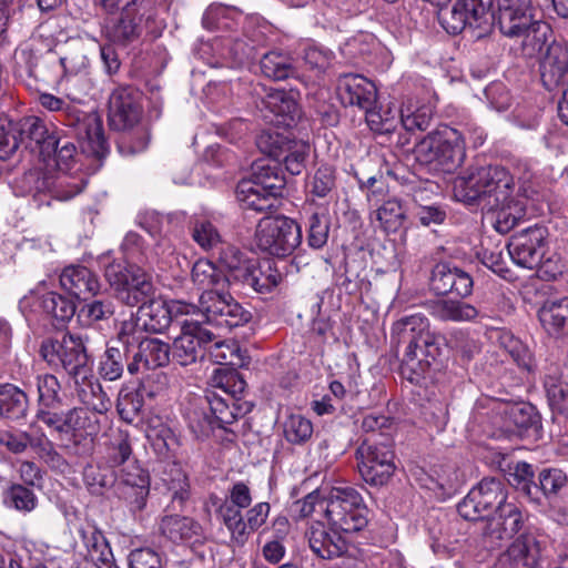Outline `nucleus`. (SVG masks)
I'll return each mask as SVG.
<instances>
[{
    "mask_svg": "<svg viewBox=\"0 0 568 568\" xmlns=\"http://www.w3.org/2000/svg\"><path fill=\"white\" fill-rule=\"evenodd\" d=\"M195 304L182 300H172L169 303L162 300L150 298L139 307L138 321L141 327L149 333H164L172 322H180L182 316L194 315Z\"/></svg>",
    "mask_w": 568,
    "mask_h": 568,
    "instance_id": "nucleus-18",
    "label": "nucleus"
},
{
    "mask_svg": "<svg viewBox=\"0 0 568 568\" xmlns=\"http://www.w3.org/2000/svg\"><path fill=\"white\" fill-rule=\"evenodd\" d=\"M164 28L165 23L158 18V10L151 0H130L122 8L120 17L106 27L105 33L112 43L128 45L144 32L158 38Z\"/></svg>",
    "mask_w": 568,
    "mask_h": 568,
    "instance_id": "nucleus-5",
    "label": "nucleus"
},
{
    "mask_svg": "<svg viewBox=\"0 0 568 568\" xmlns=\"http://www.w3.org/2000/svg\"><path fill=\"white\" fill-rule=\"evenodd\" d=\"M29 399L27 394L13 384L0 385V417L19 420L27 416Z\"/></svg>",
    "mask_w": 568,
    "mask_h": 568,
    "instance_id": "nucleus-38",
    "label": "nucleus"
},
{
    "mask_svg": "<svg viewBox=\"0 0 568 568\" xmlns=\"http://www.w3.org/2000/svg\"><path fill=\"white\" fill-rule=\"evenodd\" d=\"M179 324L181 333L174 338L171 353L178 364L189 366L204 358L209 345L216 339V334L197 320H183Z\"/></svg>",
    "mask_w": 568,
    "mask_h": 568,
    "instance_id": "nucleus-17",
    "label": "nucleus"
},
{
    "mask_svg": "<svg viewBox=\"0 0 568 568\" xmlns=\"http://www.w3.org/2000/svg\"><path fill=\"white\" fill-rule=\"evenodd\" d=\"M17 125L22 146L31 152H39L43 158L51 156L60 143V139L50 133L47 123L39 116H24L17 121Z\"/></svg>",
    "mask_w": 568,
    "mask_h": 568,
    "instance_id": "nucleus-26",
    "label": "nucleus"
},
{
    "mask_svg": "<svg viewBox=\"0 0 568 568\" xmlns=\"http://www.w3.org/2000/svg\"><path fill=\"white\" fill-rule=\"evenodd\" d=\"M356 455L359 474L367 484L384 486L394 475L395 455L388 437L381 443L374 438L364 439L358 446Z\"/></svg>",
    "mask_w": 568,
    "mask_h": 568,
    "instance_id": "nucleus-13",
    "label": "nucleus"
},
{
    "mask_svg": "<svg viewBox=\"0 0 568 568\" xmlns=\"http://www.w3.org/2000/svg\"><path fill=\"white\" fill-rule=\"evenodd\" d=\"M430 291L436 295L454 294L462 298L473 293L474 281L469 273L449 263H437L429 278Z\"/></svg>",
    "mask_w": 568,
    "mask_h": 568,
    "instance_id": "nucleus-24",
    "label": "nucleus"
},
{
    "mask_svg": "<svg viewBox=\"0 0 568 568\" xmlns=\"http://www.w3.org/2000/svg\"><path fill=\"white\" fill-rule=\"evenodd\" d=\"M538 316L549 335H568V297L545 302Z\"/></svg>",
    "mask_w": 568,
    "mask_h": 568,
    "instance_id": "nucleus-36",
    "label": "nucleus"
},
{
    "mask_svg": "<svg viewBox=\"0 0 568 568\" xmlns=\"http://www.w3.org/2000/svg\"><path fill=\"white\" fill-rule=\"evenodd\" d=\"M171 347L159 338H143L139 342L136 361L148 369L164 367L170 362Z\"/></svg>",
    "mask_w": 568,
    "mask_h": 568,
    "instance_id": "nucleus-40",
    "label": "nucleus"
},
{
    "mask_svg": "<svg viewBox=\"0 0 568 568\" xmlns=\"http://www.w3.org/2000/svg\"><path fill=\"white\" fill-rule=\"evenodd\" d=\"M458 8L463 10L469 23V29H478L479 32L474 34L476 38L485 36L493 26V16L489 10L491 0H456Z\"/></svg>",
    "mask_w": 568,
    "mask_h": 568,
    "instance_id": "nucleus-39",
    "label": "nucleus"
},
{
    "mask_svg": "<svg viewBox=\"0 0 568 568\" xmlns=\"http://www.w3.org/2000/svg\"><path fill=\"white\" fill-rule=\"evenodd\" d=\"M217 516L229 530L231 542L237 547L243 546L252 532L246 525L242 511L235 510L233 507L220 506Z\"/></svg>",
    "mask_w": 568,
    "mask_h": 568,
    "instance_id": "nucleus-48",
    "label": "nucleus"
},
{
    "mask_svg": "<svg viewBox=\"0 0 568 568\" xmlns=\"http://www.w3.org/2000/svg\"><path fill=\"white\" fill-rule=\"evenodd\" d=\"M40 355L50 366H61L71 381L83 379L92 371L84 341L74 334L65 333L61 339L42 341Z\"/></svg>",
    "mask_w": 568,
    "mask_h": 568,
    "instance_id": "nucleus-7",
    "label": "nucleus"
},
{
    "mask_svg": "<svg viewBox=\"0 0 568 568\" xmlns=\"http://www.w3.org/2000/svg\"><path fill=\"white\" fill-rule=\"evenodd\" d=\"M240 276L241 278L236 284H241L243 287H251L258 293L271 291L282 281L281 272L270 260L261 263L250 262L245 272Z\"/></svg>",
    "mask_w": 568,
    "mask_h": 568,
    "instance_id": "nucleus-34",
    "label": "nucleus"
},
{
    "mask_svg": "<svg viewBox=\"0 0 568 568\" xmlns=\"http://www.w3.org/2000/svg\"><path fill=\"white\" fill-rule=\"evenodd\" d=\"M53 39L34 32L16 53V73L19 78L44 84L57 82L61 75L59 53Z\"/></svg>",
    "mask_w": 568,
    "mask_h": 568,
    "instance_id": "nucleus-6",
    "label": "nucleus"
},
{
    "mask_svg": "<svg viewBox=\"0 0 568 568\" xmlns=\"http://www.w3.org/2000/svg\"><path fill=\"white\" fill-rule=\"evenodd\" d=\"M510 476L513 478L511 484L517 490L525 494L531 500H539V488L534 481V469L530 464L526 462H518Z\"/></svg>",
    "mask_w": 568,
    "mask_h": 568,
    "instance_id": "nucleus-60",
    "label": "nucleus"
},
{
    "mask_svg": "<svg viewBox=\"0 0 568 568\" xmlns=\"http://www.w3.org/2000/svg\"><path fill=\"white\" fill-rule=\"evenodd\" d=\"M142 115L141 92L125 85L114 89L109 98V123L116 131L138 125Z\"/></svg>",
    "mask_w": 568,
    "mask_h": 568,
    "instance_id": "nucleus-21",
    "label": "nucleus"
},
{
    "mask_svg": "<svg viewBox=\"0 0 568 568\" xmlns=\"http://www.w3.org/2000/svg\"><path fill=\"white\" fill-rule=\"evenodd\" d=\"M22 146L17 121L0 119V160L13 156Z\"/></svg>",
    "mask_w": 568,
    "mask_h": 568,
    "instance_id": "nucleus-64",
    "label": "nucleus"
},
{
    "mask_svg": "<svg viewBox=\"0 0 568 568\" xmlns=\"http://www.w3.org/2000/svg\"><path fill=\"white\" fill-rule=\"evenodd\" d=\"M192 281L195 285L206 290L223 288L229 283L226 274L219 270L211 261L197 260L192 267Z\"/></svg>",
    "mask_w": 568,
    "mask_h": 568,
    "instance_id": "nucleus-46",
    "label": "nucleus"
},
{
    "mask_svg": "<svg viewBox=\"0 0 568 568\" xmlns=\"http://www.w3.org/2000/svg\"><path fill=\"white\" fill-rule=\"evenodd\" d=\"M3 503L9 508L30 513L37 507L38 498L30 487L21 484H12L3 494Z\"/></svg>",
    "mask_w": 568,
    "mask_h": 568,
    "instance_id": "nucleus-54",
    "label": "nucleus"
},
{
    "mask_svg": "<svg viewBox=\"0 0 568 568\" xmlns=\"http://www.w3.org/2000/svg\"><path fill=\"white\" fill-rule=\"evenodd\" d=\"M547 230L544 226H529L514 234L507 245L510 258L520 267L536 268L544 257Z\"/></svg>",
    "mask_w": 568,
    "mask_h": 568,
    "instance_id": "nucleus-20",
    "label": "nucleus"
},
{
    "mask_svg": "<svg viewBox=\"0 0 568 568\" xmlns=\"http://www.w3.org/2000/svg\"><path fill=\"white\" fill-rule=\"evenodd\" d=\"M509 568H539L542 560L540 541L530 534L520 535L505 552Z\"/></svg>",
    "mask_w": 568,
    "mask_h": 568,
    "instance_id": "nucleus-30",
    "label": "nucleus"
},
{
    "mask_svg": "<svg viewBox=\"0 0 568 568\" xmlns=\"http://www.w3.org/2000/svg\"><path fill=\"white\" fill-rule=\"evenodd\" d=\"M439 339L429 331V321L423 314L407 315L393 324L392 343L405 345L400 363V374L405 379L419 384L430 375L440 355Z\"/></svg>",
    "mask_w": 568,
    "mask_h": 568,
    "instance_id": "nucleus-2",
    "label": "nucleus"
},
{
    "mask_svg": "<svg viewBox=\"0 0 568 568\" xmlns=\"http://www.w3.org/2000/svg\"><path fill=\"white\" fill-rule=\"evenodd\" d=\"M428 310L435 318L443 322H470L480 314L473 304L453 298L433 301L428 305Z\"/></svg>",
    "mask_w": 568,
    "mask_h": 568,
    "instance_id": "nucleus-35",
    "label": "nucleus"
},
{
    "mask_svg": "<svg viewBox=\"0 0 568 568\" xmlns=\"http://www.w3.org/2000/svg\"><path fill=\"white\" fill-rule=\"evenodd\" d=\"M42 310L60 323L70 321L75 313V304L61 294L49 292L41 297Z\"/></svg>",
    "mask_w": 568,
    "mask_h": 568,
    "instance_id": "nucleus-56",
    "label": "nucleus"
},
{
    "mask_svg": "<svg viewBox=\"0 0 568 568\" xmlns=\"http://www.w3.org/2000/svg\"><path fill=\"white\" fill-rule=\"evenodd\" d=\"M196 313L207 324L220 328H233L250 322L252 314L245 310L231 295L220 293L217 290H206L199 297L195 305Z\"/></svg>",
    "mask_w": 568,
    "mask_h": 568,
    "instance_id": "nucleus-14",
    "label": "nucleus"
},
{
    "mask_svg": "<svg viewBox=\"0 0 568 568\" xmlns=\"http://www.w3.org/2000/svg\"><path fill=\"white\" fill-rule=\"evenodd\" d=\"M513 187L514 179L504 168L484 166L457 176L453 191L457 201L493 207L508 199Z\"/></svg>",
    "mask_w": 568,
    "mask_h": 568,
    "instance_id": "nucleus-3",
    "label": "nucleus"
},
{
    "mask_svg": "<svg viewBox=\"0 0 568 568\" xmlns=\"http://www.w3.org/2000/svg\"><path fill=\"white\" fill-rule=\"evenodd\" d=\"M284 435L286 440L292 444H304L313 435V424L308 418L300 414H292L284 423Z\"/></svg>",
    "mask_w": 568,
    "mask_h": 568,
    "instance_id": "nucleus-62",
    "label": "nucleus"
},
{
    "mask_svg": "<svg viewBox=\"0 0 568 568\" xmlns=\"http://www.w3.org/2000/svg\"><path fill=\"white\" fill-rule=\"evenodd\" d=\"M160 530L166 538L173 542H178L197 536L201 526L190 517L168 515L162 518Z\"/></svg>",
    "mask_w": 568,
    "mask_h": 568,
    "instance_id": "nucleus-45",
    "label": "nucleus"
},
{
    "mask_svg": "<svg viewBox=\"0 0 568 568\" xmlns=\"http://www.w3.org/2000/svg\"><path fill=\"white\" fill-rule=\"evenodd\" d=\"M513 194V192L510 193ZM527 203L520 199H508L489 207L496 210L495 229L499 233H508L526 215Z\"/></svg>",
    "mask_w": 568,
    "mask_h": 568,
    "instance_id": "nucleus-41",
    "label": "nucleus"
},
{
    "mask_svg": "<svg viewBox=\"0 0 568 568\" xmlns=\"http://www.w3.org/2000/svg\"><path fill=\"white\" fill-rule=\"evenodd\" d=\"M263 103L270 112L282 118L278 122L286 125H290L298 113V105L296 101L283 90L270 92Z\"/></svg>",
    "mask_w": 568,
    "mask_h": 568,
    "instance_id": "nucleus-50",
    "label": "nucleus"
},
{
    "mask_svg": "<svg viewBox=\"0 0 568 568\" xmlns=\"http://www.w3.org/2000/svg\"><path fill=\"white\" fill-rule=\"evenodd\" d=\"M552 36L551 27L537 19L519 38L521 54L526 58L538 57Z\"/></svg>",
    "mask_w": 568,
    "mask_h": 568,
    "instance_id": "nucleus-44",
    "label": "nucleus"
},
{
    "mask_svg": "<svg viewBox=\"0 0 568 568\" xmlns=\"http://www.w3.org/2000/svg\"><path fill=\"white\" fill-rule=\"evenodd\" d=\"M115 495L125 500L131 511H140L146 505L150 493V475L136 459L116 470Z\"/></svg>",
    "mask_w": 568,
    "mask_h": 568,
    "instance_id": "nucleus-19",
    "label": "nucleus"
},
{
    "mask_svg": "<svg viewBox=\"0 0 568 568\" xmlns=\"http://www.w3.org/2000/svg\"><path fill=\"white\" fill-rule=\"evenodd\" d=\"M258 148L277 162H283L287 172L298 175L305 169L310 146L305 143H285L278 134L262 133L257 139Z\"/></svg>",
    "mask_w": 568,
    "mask_h": 568,
    "instance_id": "nucleus-22",
    "label": "nucleus"
},
{
    "mask_svg": "<svg viewBox=\"0 0 568 568\" xmlns=\"http://www.w3.org/2000/svg\"><path fill=\"white\" fill-rule=\"evenodd\" d=\"M325 514L332 528L346 534L357 532L367 525L363 498L351 486H337L331 489Z\"/></svg>",
    "mask_w": 568,
    "mask_h": 568,
    "instance_id": "nucleus-10",
    "label": "nucleus"
},
{
    "mask_svg": "<svg viewBox=\"0 0 568 568\" xmlns=\"http://www.w3.org/2000/svg\"><path fill=\"white\" fill-rule=\"evenodd\" d=\"M216 250H219V262L227 271L226 278L229 283L236 284L241 278L240 275L245 272V268L252 260L245 258L236 246L225 242Z\"/></svg>",
    "mask_w": 568,
    "mask_h": 568,
    "instance_id": "nucleus-49",
    "label": "nucleus"
},
{
    "mask_svg": "<svg viewBox=\"0 0 568 568\" xmlns=\"http://www.w3.org/2000/svg\"><path fill=\"white\" fill-rule=\"evenodd\" d=\"M161 481L171 498L168 508L182 510L191 495L189 478L182 466L175 462L166 463L161 473Z\"/></svg>",
    "mask_w": 568,
    "mask_h": 568,
    "instance_id": "nucleus-33",
    "label": "nucleus"
},
{
    "mask_svg": "<svg viewBox=\"0 0 568 568\" xmlns=\"http://www.w3.org/2000/svg\"><path fill=\"white\" fill-rule=\"evenodd\" d=\"M301 243V226L287 216H266L256 226L255 244L268 255L280 258L290 256Z\"/></svg>",
    "mask_w": 568,
    "mask_h": 568,
    "instance_id": "nucleus-8",
    "label": "nucleus"
},
{
    "mask_svg": "<svg viewBox=\"0 0 568 568\" xmlns=\"http://www.w3.org/2000/svg\"><path fill=\"white\" fill-rule=\"evenodd\" d=\"M118 475L113 468L88 465L83 470V481L92 495L102 496L116 486Z\"/></svg>",
    "mask_w": 568,
    "mask_h": 568,
    "instance_id": "nucleus-47",
    "label": "nucleus"
},
{
    "mask_svg": "<svg viewBox=\"0 0 568 568\" xmlns=\"http://www.w3.org/2000/svg\"><path fill=\"white\" fill-rule=\"evenodd\" d=\"M22 182L26 190L34 195L49 193L59 201H69L84 190L88 176L80 169L61 170L53 174L34 169L23 174Z\"/></svg>",
    "mask_w": 568,
    "mask_h": 568,
    "instance_id": "nucleus-12",
    "label": "nucleus"
},
{
    "mask_svg": "<svg viewBox=\"0 0 568 568\" xmlns=\"http://www.w3.org/2000/svg\"><path fill=\"white\" fill-rule=\"evenodd\" d=\"M260 67L262 73L274 81L286 80L296 74L292 57L282 51L274 50L265 53L260 61Z\"/></svg>",
    "mask_w": 568,
    "mask_h": 568,
    "instance_id": "nucleus-42",
    "label": "nucleus"
},
{
    "mask_svg": "<svg viewBox=\"0 0 568 568\" xmlns=\"http://www.w3.org/2000/svg\"><path fill=\"white\" fill-rule=\"evenodd\" d=\"M118 140V150L122 155L129 156L143 152L149 143V132L145 126L135 125L133 129L122 131Z\"/></svg>",
    "mask_w": 568,
    "mask_h": 568,
    "instance_id": "nucleus-59",
    "label": "nucleus"
},
{
    "mask_svg": "<svg viewBox=\"0 0 568 568\" xmlns=\"http://www.w3.org/2000/svg\"><path fill=\"white\" fill-rule=\"evenodd\" d=\"M38 410L36 418L60 442L67 454L80 456L89 452V445L99 433V423L88 409H62L61 384L50 373L36 377Z\"/></svg>",
    "mask_w": 568,
    "mask_h": 568,
    "instance_id": "nucleus-1",
    "label": "nucleus"
},
{
    "mask_svg": "<svg viewBox=\"0 0 568 568\" xmlns=\"http://www.w3.org/2000/svg\"><path fill=\"white\" fill-rule=\"evenodd\" d=\"M337 95L344 105L365 111L375 105L377 91L374 83L365 77L345 73L338 77Z\"/></svg>",
    "mask_w": 568,
    "mask_h": 568,
    "instance_id": "nucleus-27",
    "label": "nucleus"
},
{
    "mask_svg": "<svg viewBox=\"0 0 568 568\" xmlns=\"http://www.w3.org/2000/svg\"><path fill=\"white\" fill-rule=\"evenodd\" d=\"M507 501V489L500 479L489 477L471 488L458 504V514L466 520L489 518Z\"/></svg>",
    "mask_w": 568,
    "mask_h": 568,
    "instance_id": "nucleus-15",
    "label": "nucleus"
},
{
    "mask_svg": "<svg viewBox=\"0 0 568 568\" xmlns=\"http://www.w3.org/2000/svg\"><path fill=\"white\" fill-rule=\"evenodd\" d=\"M416 160L430 170L453 173L466 156L465 141L462 133L448 125H443L424 136L415 146Z\"/></svg>",
    "mask_w": 568,
    "mask_h": 568,
    "instance_id": "nucleus-4",
    "label": "nucleus"
},
{
    "mask_svg": "<svg viewBox=\"0 0 568 568\" xmlns=\"http://www.w3.org/2000/svg\"><path fill=\"white\" fill-rule=\"evenodd\" d=\"M568 72V43L554 40L540 62L544 84L550 89L560 83Z\"/></svg>",
    "mask_w": 568,
    "mask_h": 568,
    "instance_id": "nucleus-31",
    "label": "nucleus"
},
{
    "mask_svg": "<svg viewBox=\"0 0 568 568\" xmlns=\"http://www.w3.org/2000/svg\"><path fill=\"white\" fill-rule=\"evenodd\" d=\"M236 197L243 209L264 212L274 206L275 200L264 191L257 187L251 179H243L236 187Z\"/></svg>",
    "mask_w": 568,
    "mask_h": 568,
    "instance_id": "nucleus-43",
    "label": "nucleus"
},
{
    "mask_svg": "<svg viewBox=\"0 0 568 568\" xmlns=\"http://www.w3.org/2000/svg\"><path fill=\"white\" fill-rule=\"evenodd\" d=\"M375 217L385 232H396L406 220V213L397 200L384 202L376 211Z\"/></svg>",
    "mask_w": 568,
    "mask_h": 568,
    "instance_id": "nucleus-57",
    "label": "nucleus"
},
{
    "mask_svg": "<svg viewBox=\"0 0 568 568\" xmlns=\"http://www.w3.org/2000/svg\"><path fill=\"white\" fill-rule=\"evenodd\" d=\"M506 416L519 432L536 428L539 424V415L536 408L528 403H517L508 407Z\"/></svg>",
    "mask_w": 568,
    "mask_h": 568,
    "instance_id": "nucleus-63",
    "label": "nucleus"
},
{
    "mask_svg": "<svg viewBox=\"0 0 568 568\" xmlns=\"http://www.w3.org/2000/svg\"><path fill=\"white\" fill-rule=\"evenodd\" d=\"M72 382L77 397L84 405L81 408L88 409L99 420L98 415L105 414L111 408L112 402L92 374V371L85 378L73 379ZM98 423L100 424V422Z\"/></svg>",
    "mask_w": 568,
    "mask_h": 568,
    "instance_id": "nucleus-32",
    "label": "nucleus"
},
{
    "mask_svg": "<svg viewBox=\"0 0 568 568\" xmlns=\"http://www.w3.org/2000/svg\"><path fill=\"white\" fill-rule=\"evenodd\" d=\"M524 525L521 508L513 503L506 501L490 516L483 529V536L488 540L490 547L499 545L501 540L510 539Z\"/></svg>",
    "mask_w": 568,
    "mask_h": 568,
    "instance_id": "nucleus-23",
    "label": "nucleus"
},
{
    "mask_svg": "<svg viewBox=\"0 0 568 568\" xmlns=\"http://www.w3.org/2000/svg\"><path fill=\"white\" fill-rule=\"evenodd\" d=\"M545 388L552 413L568 417V381L548 375L545 379Z\"/></svg>",
    "mask_w": 568,
    "mask_h": 568,
    "instance_id": "nucleus-51",
    "label": "nucleus"
},
{
    "mask_svg": "<svg viewBox=\"0 0 568 568\" xmlns=\"http://www.w3.org/2000/svg\"><path fill=\"white\" fill-rule=\"evenodd\" d=\"M312 551L322 559H333L347 551V542L341 536L339 530L331 531L322 523L313 524L306 531Z\"/></svg>",
    "mask_w": 568,
    "mask_h": 568,
    "instance_id": "nucleus-29",
    "label": "nucleus"
},
{
    "mask_svg": "<svg viewBox=\"0 0 568 568\" xmlns=\"http://www.w3.org/2000/svg\"><path fill=\"white\" fill-rule=\"evenodd\" d=\"M537 486L539 495L554 499L568 486V478L561 469L548 468L540 471Z\"/></svg>",
    "mask_w": 568,
    "mask_h": 568,
    "instance_id": "nucleus-61",
    "label": "nucleus"
},
{
    "mask_svg": "<svg viewBox=\"0 0 568 568\" xmlns=\"http://www.w3.org/2000/svg\"><path fill=\"white\" fill-rule=\"evenodd\" d=\"M40 104L53 112H61L68 119V125L78 126V135L81 140L83 152L102 160L109 153V145L104 138L102 120L95 114H85L82 119L70 113V105L62 99L50 93L39 97Z\"/></svg>",
    "mask_w": 568,
    "mask_h": 568,
    "instance_id": "nucleus-11",
    "label": "nucleus"
},
{
    "mask_svg": "<svg viewBox=\"0 0 568 568\" xmlns=\"http://www.w3.org/2000/svg\"><path fill=\"white\" fill-rule=\"evenodd\" d=\"M59 280L62 290L80 301L94 297L101 290L98 275L83 265L64 267Z\"/></svg>",
    "mask_w": 568,
    "mask_h": 568,
    "instance_id": "nucleus-28",
    "label": "nucleus"
},
{
    "mask_svg": "<svg viewBox=\"0 0 568 568\" xmlns=\"http://www.w3.org/2000/svg\"><path fill=\"white\" fill-rule=\"evenodd\" d=\"M132 459L135 458L133 457L131 439L126 433L120 432L108 447L106 464L115 470L125 466Z\"/></svg>",
    "mask_w": 568,
    "mask_h": 568,
    "instance_id": "nucleus-58",
    "label": "nucleus"
},
{
    "mask_svg": "<svg viewBox=\"0 0 568 568\" xmlns=\"http://www.w3.org/2000/svg\"><path fill=\"white\" fill-rule=\"evenodd\" d=\"M250 179L257 184L261 191L267 192L275 201L277 196L282 195L285 186V179L281 175L277 165L271 164L264 159L253 163Z\"/></svg>",
    "mask_w": 568,
    "mask_h": 568,
    "instance_id": "nucleus-37",
    "label": "nucleus"
},
{
    "mask_svg": "<svg viewBox=\"0 0 568 568\" xmlns=\"http://www.w3.org/2000/svg\"><path fill=\"white\" fill-rule=\"evenodd\" d=\"M59 63L61 75L75 74L84 70L89 63L85 44L79 40L68 42L65 52L62 55L59 54Z\"/></svg>",
    "mask_w": 568,
    "mask_h": 568,
    "instance_id": "nucleus-53",
    "label": "nucleus"
},
{
    "mask_svg": "<svg viewBox=\"0 0 568 568\" xmlns=\"http://www.w3.org/2000/svg\"><path fill=\"white\" fill-rule=\"evenodd\" d=\"M211 415L203 412L201 415L197 410L189 413V423L191 429L200 435L205 436L215 427L226 429L227 425L233 424L239 417L250 412V407L245 404H239L230 400L215 392L205 397Z\"/></svg>",
    "mask_w": 568,
    "mask_h": 568,
    "instance_id": "nucleus-16",
    "label": "nucleus"
},
{
    "mask_svg": "<svg viewBox=\"0 0 568 568\" xmlns=\"http://www.w3.org/2000/svg\"><path fill=\"white\" fill-rule=\"evenodd\" d=\"M191 235L204 251L215 250L224 242L216 226L206 219H195L192 222Z\"/></svg>",
    "mask_w": 568,
    "mask_h": 568,
    "instance_id": "nucleus-55",
    "label": "nucleus"
},
{
    "mask_svg": "<svg viewBox=\"0 0 568 568\" xmlns=\"http://www.w3.org/2000/svg\"><path fill=\"white\" fill-rule=\"evenodd\" d=\"M498 26L508 38H519L537 19L531 12V0H497Z\"/></svg>",
    "mask_w": 568,
    "mask_h": 568,
    "instance_id": "nucleus-25",
    "label": "nucleus"
},
{
    "mask_svg": "<svg viewBox=\"0 0 568 568\" xmlns=\"http://www.w3.org/2000/svg\"><path fill=\"white\" fill-rule=\"evenodd\" d=\"M125 364V349L109 346L100 358L98 371L103 379L113 382L122 376Z\"/></svg>",
    "mask_w": 568,
    "mask_h": 568,
    "instance_id": "nucleus-52",
    "label": "nucleus"
},
{
    "mask_svg": "<svg viewBox=\"0 0 568 568\" xmlns=\"http://www.w3.org/2000/svg\"><path fill=\"white\" fill-rule=\"evenodd\" d=\"M104 276L116 297L128 306L142 305L153 297L151 277L136 265L113 261L105 265Z\"/></svg>",
    "mask_w": 568,
    "mask_h": 568,
    "instance_id": "nucleus-9",
    "label": "nucleus"
}]
</instances>
